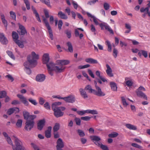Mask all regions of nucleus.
Listing matches in <instances>:
<instances>
[{"mask_svg": "<svg viewBox=\"0 0 150 150\" xmlns=\"http://www.w3.org/2000/svg\"><path fill=\"white\" fill-rule=\"evenodd\" d=\"M14 139L16 146H13V150H25V148L22 146V143L20 140L14 136H13Z\"/></svg>", "mask_w": 150, "mask_h": 150, "instance_id": "obj_1", "label": "nucleus"}, {"mask_svg": "<svg viewBox=\"0 0 150 150\" xmlns=\"http://www.w3.org/2000/svg\"><path fill=\"white\" fill-rule=\"evenodd\" d=\"M54 112V115L56 117H62L64 115V113L62 112L66 108L64 107H60L59 108H54V110L52 108Z\"/></svg>", "mask_w": 150, "mask_h": 150, "instance_id": "obj_2", "label": "nucleus"}, {"mask_svg": "<svg viewBox=\"0 0 150 150\" xmlns=\"http://www.w3.org/2000/svg\"><path fill=\"white\" fill-rule=\"evenodd\" d=\"M27 59V61L25 62L24 63L25 68H33L37 65V64L35 63V60H32L30 56H28V57Z\"/></svg>", "mask_w": 150, "mask_h": 150, "instance_id": "obj_3", "label": "nucleus"}, {"mask_svg": "<svg viewBox=\"0 0 150 150\" xmlns=\"http://www.w3.org/2000/svg\"><path fill=\"white\" fill-rule=\"evenodd\" d=\"M43 21L44 23H45L46 27L47 28L48 30V33L49 34V37L51 40H53L54 38L53 37V33L52 30L51 29V27L49 25V23L47 21V19L45 18H44L43 19Z\"/></svg>", "mask_w": 150, "mask_h": 150, "instance_id": "obj_4", "label": "nucleus"}, {"mask_svg": "<svg viewBox=\"0 0 150 150\" xmlns=\"http://www.w3.org/2000/svg\"><path fill=\"white\" fill-rule=\"evenodd\" d=\"M46 65L49 73L51 76L53 75V73L52 71L54 70L56 64L52 62H50L47 64Z\"/></svg>", "mask_w": 150, "mask_h": 150, "instance_id": "obj_5", "label": "nucleus"}, {"mask_svg": "<svg viewBox=\"0 0 150 150\" xmlns=\"http://www.w3.org/2000/svg\"><path fill=\"white\" fill-rule=\"evenodd\" d=\"M96 90H94L93 94L99 97H103L105 96V93L103 91L101 88L99 86H96Z\"/></svg>", "mask_w": 150, "mask_h": 150, "instance_id": "obj_6", "label": "nucleus"}, {"mask_svg": "<svg viewBox=\"0 0 150 150\" xmlns=\"http://www.w3.org/2000/svg\"><path fill=\"white\" fill-rule=\"evenodd\" d=\"M34 125V121L27 120L25 122V129L26 130L29 131L33 127Z\"/></svg>", "mask_w": 150, "mask_h": 150, "instance_id": "obj_7", "label": "nucleus"}, {"mask_svg": "<svg viewBox=\"0 0 150 150\" xmlns=\"http://www.w3.org/2000/svg\"><path fill=\"white\" fill-rule=\"evenodd\" d=\"M75 97L73 95H70L69 96L64 97V100L66 102L69 103H73L75 101Z\"/></svg>", "mask_w": 150, "mask_h": 150, "instance_id": "obj_8", "label": "nucleus"}, {"mask_svg": "<svg viewBox=\"0 0 150 150\" xmlns=\"http://www.w3.org/2000/svg\"><path fill=\"white\" fill-rule=\"evenodd\" d=\"M91 140L93 141L95 144L99 146L101 143L99 141L101 139L99 137L96 136H92L90 137Z\"/></svg>", "mask_w": 150, "mask_h": 150, "instance_id": "obj_9", "label": "nucleus"}, {"mask_svg": "<svg viewBox=\"0 0 150 150\" xmlns=\"http://www.w3.org/2000/svg\"><path fill=\"white\" fill-rule=\"evenodd\" d=\"M45 120L44 119L40 120L37 123V128L39 130H42L45 125Z\"/></svg>", "mask_w": 150, "mask_h": 150, "instance_id": "obj_10", "label": "nucleus"}, {"mask_svg": "<svg viewBox=\"0 0 150 150\" xmlns=\"http://www.w3.org/2000/svg\"><path fill=\"white\" fill-rule=\"evenodd\" d=\"M99 25L101 30H103V28L104 27L105 29L109 31L110 33L113 34L114 32L112 30L109 25L107 24H104L102 23H100Z\"/></svg>", "mask_w": 150, "mask_h": 150, "instance_id": "obj_11", "label": "nucleus"}, {"mask_svg": "<svg viewBox=\"0 0 150 150\" xmlns=\"http://www.w3.org/2000/svg\"><path fill=\"white\" fill-rule=\"evenodd\" d=\"M19 111V109L18 108L13 107L9 109L7 111V114L10 115L13 113H18Z\"/></svg>", "mask_w": 150, "mask_h": 150, "instance_id": "obj_12", "label": "nucleus"}, {"mask_svg": "<svg viewBox=\"0 0 150 150\" xmlns=\"http://www.w3.org/2000/svg\"><path fill=\"white\" fill-rule=\"evenodd\" d=\"M17 96L20 99L22 102L25 105L27 106L28 105V102L26 98L20 94H18L17 95Z\"/></svg>", "mask_w": 150, "mask_h": 150, "instance_id": "obj_13", "label": "nucleus"}, {"mask_svg": "<svg viewBox=\"0 0 150 150\" xmlns=\"http://www.w3.org/2000/svg\"><path fill=\"white\" fill-rule=\"evenodd\" d=\"M135 92L138 96L141 98H143L146 100H147V96L141 91H139V90H136Z\"/></svg>", "mask_w": 150, "mask_h": 150, "instance_id": "obj_14", "label": "nucleus"}, {"mask_svg": "<svg viewBox=\"0 0 150 150\" xmlns=\"http://www.w3.org/2000/svg\"><path fill=\"white\" fill-rule=\"evenodd\" d=\"M0 42L4 45H6L8 43V40L4 33H1L0 36Z\"/></svg>", "mask_w": 150, "mask_h": 150, "instance_id": "obj_15", "label": "nucleus"}, {"mask_svg": "<svg viewBox=\"0 0 150 150\" xmlns=\"http://www.w3.org/2000/svg\"><path fill=\"white\" fill-rule=\"evenodd\" d=\"M106 66L107 68L106 72L108 76L110 77L113 76L114 75L112 73V69L109 65L108 64H107L106 65Z\"/></svg>", "mask_w": 150, "mask_h": 150, "instance_id": "obj_16", "label": "nucleus"}, {"mask_svg": "<svg viewBox=\"0 0 150 150\" xmlns=\"http://www.w3.org/2000/svg\"><path fill=\"white\" fill-rule=\"evenodd\" d=\"M45 79V76L43 74L38 75L36 77V80L37 81L41 82L44 81Z\"/></svg>", "mask_w": 150, "mask_h": 150, "instance_id": "obj_17", "label": "nucleus"}, {"mask_svg": "<svg viewBox=\"0 0 150 150\" xmlns=\"http://www.w3.org/2000/svg\"><path fill=\"white\" fill-rule=\"evenodd\" d=\"M57 149L62 148L64 147V144L61 138H59L57 140Z\"/></svg>", "mask_w": 150, "mask_h": 150, "instance_id": "obj_18", "label": "nucleus"}, {"mask_svg": "<svg viewBox=\"0 0 150 150\" xmlns=\"http://www.w3.org/2000/svg\"><path fill=\"white\" fill-rule=\"evenodd\" d=\"M50 60L49 54L48 53H45L43 56L42 61L44 64H47L48 63Z\"/></svg>", "mask_w": 150, "mask_h": 150, "instance_id": "obj_19", "label": "nucleus"}, {"mask_svg": "<svg viewBox=\"0 0 150 150\" xmlns=\"http://www.w3.org/2000/svg\"><path fill=\"white\" fill-rule=\"evenodd\" d=\"M65 67L61 65L59 66L55 65L54 70L57 73H60L62 72L65 69Z\"/></svg>", "mask_w": 150, "mask_h": 150, "instance_id": "obj_20", "label": "nucleus"}, {"mask_svg": "<svg viewBox=\"0 0 150 150\" xmlns=\"http://www.w3.org/2000/svg\"><path fill=\"white\" fill-rule=\"evenodd\" d=\"M19 29L21 30V35H24L27 33L25 27L22 25H21L20 23L18 24Z\"/></svg>", "mask_w": 150, "mask_h": 150, "instance_id": "obj_21", "label": "nucleus"}, {"mask_svg": "<svg viewBox=\"0 0 150 150\" xmlns=\"http://www.w3.org/2000/svg\"><path fill=\"white\" fill-rule=\"evenodd\" d=\"M57 63L62 66L63 65H66L69 64L70 63V61L67 60H58L57 61Z\"/></svg>", "mask_w": 150, "mask_h": 150, "instance_id": "obj_22", "label": "nucleus"}, {"mask_svg": "<svg viewBox=\"0 0 150 150\" xmlns=\"http://www.w3.org/2000/svg\"><path fill=\"white\" fill-rule=\"evenodd\" d=\"M52 129L51 127L49 126L47 127V129L45 131V136L47 138H49L51 137Z\"/></svg>", "mask_w": 150, "mask_h": 150, "instance_id": "obj_23", "label": "nucleus"}, {"mask_svg": "<svg viewBox=\"0 0 150 150\" xmlns=\"http://www.w3.org/2000/svg\"><path fill=\"white\" fill-rule=\"evenodd\" d=\"M79 91L82 98L84 99L88 98V95L84 90L82 88H80L79 89Z\"/></svg>", "mask_w": 150, "mask_h": 150, "instance_id": "obj_24", "label": "nucleus"}, {"mask_svg": "<svg viewBox=\"0 0 150 150\" xmlns=\"http://www.w3.org/2000/svg\"><path fill=\"white\" fill-rule=\"evenodd\" d=\"M58 16L59 18L61 19L66 20L68 18L67 16L61 11H60L58 12Z\"/></svg>", "mask_w": 150, "mask_h": 150, "instance_id": "obj_25", "label": "nucleus"}, {"mask_svg": "<svg viewBox=\"0 0 150 150\" xmlns=\"http://www.w3.org/2000/svg\"><path fill=\"white\" fill-rule=\"evenodd\" d=\"M31 56L32 57V58H31L32 60H35V63L37 64V60L39 58L38 55L36 54L34 52H31Z\"/></svg>", "mask_w": 150, "mask_h": 150, "instance_id": "obj_26", "label": "nucleus"}, {"mask_svg": "<svg viewBox=\"0 0 150 150\" xmlns=\"http://www.w3.org/2000/svg\"><path fill=\"white\" fill-rule=\"evenodd\" d=\"M32 9L33 11V13L35 15L36 18H37V20L40 22H41V21L40 20L39 15L37 12L35 8L33 7V6H32Z\"/></svg>", "mask_w": 150, "mask_h": 150, "instance_id": "obj_27", "label": "nucleus"}, {"mask_svg": "<svg viewBox=\"0 0 150 150\" xmlns=\"http://www.w3.org/2000/svg\"><path fill=\"white\" fill-rule=\"evenodd\" d=\"M85 61L86 62L90 64H97L98 63V61L92 58H86L85 59Z\"/></svg>", "mask_w": 150, "mask_h": 150, "instance_id": "obj_28", "label": "nucleus"}, {"mask_svg": "<svg viewBox=\"0 0 150 150\" xmlns=\"http://www.w3.org/2000/svg\"><path fill=\"white\" fill-rule=\"evenodd\" d=\"M96 75L103 82H107V80L104 77L100 76V72L98 71H97L96 72Z\"/></svg>", "mask_w": 150, "mask_h": 150, "instance_id": "obj_29", "label": "nucleus"}, {"mask_svg": "<svg viewBox=\"0 0 150 150\" xmlns=\"http://www.w3.org/2000/svg\"><path fill=\"white\" fill-rule=\"evenodd\" d=\"M125 126L127 128L130 130H135L137 129V127L136 126L130 124H127Z\"/></svg>", "mask_w": 150, "mask_h": 150, "instance_id": "obj_30", "label": "nucleus"}, {"mask_svg": "<svg viewBox=\"0 0 150 150\" xmlns=\"http://www.w3.org/2000/svg\"><path fill=\"white\" fill-rule=\"evenodd\" d=\"M110 84L111 88L112 91H117V84L115 83L111 82H110Z\"/></svg>", "mask_w": 150, "mask_h": 150, "instance_id": "obj_31", "label": "nucleus"}, {"mask_svg": "<svg viewBox=\"0 0 150 150\" xmlns=\"http://www.w3.org/2000/svg\"><path fill=\"white\" fill-rule=\"evenodd\" d=\"M12 37L13 41L15 42L18 40L19 38L18 34L15 31H13L12 33Z\"/></svg>", "mask_w": 150, "mask_h": 150, "instance_id": "obj_32", "label": "nucleus"}, {"mask_svg": "<svg viewBox=\"0 0 150 150\" xmlns=\"http://www.w3.org/2000/svg\"><path fill=\"white\" fill-rule=\"evenodd\" d=\"M105 44L108 46V51L109 52H111L112 51V46L110 42L107 40L105 42Z\"/></svg>", "mask_w": 150, "mask_h": 150, "instance_id": "obj_33", "label": "nucleus"}, {"mask_svg": "<svg viewBox=\"0 0 150 150\" xmlns=\"http://www.w3.org/2000/svg\"><path fill=\"white\" fill-rule=\"evenodd\" d=\"M85 90H88L89 93H93L94 89H93L92 88L91 86L90 85H87L85 87Z\"/></svg>", "mask_w": 150, "mask_h": 150, "instance_id": "obj_34", "label": "nucleus"}, {"mask_svg": "<svg viewBox=\"0 0 150 150\" xmlns=\"http://www.w3.org/2000/svg\"><path fill=\"white\" fill-rule=\"evenodd\" d=\"M60 128V124L59 123H56L53 127V130L54 132H57Z\"/></svg>", "mask_w": 150, "mask_h": 150, "instance_id": "obj_35", "label": "nucleus"}, {"mask_svg": "<svg viewBox=\"0 0 150 150\" xmlns=\"http://www.w3.org/2000/svg\"><path fill=\"white\" fill-rule=\"evenodd\" d=\"M75 35L76 37L79 36L80 39H81L83 37V35L82 33L79 34V31L77 29H76L75 30Z\"/></svg>", "mask_w": 150, "mask_h": 150, "instance_id": "obj_36", "label": "nucleus"}, {"mask_svg": "<svg viewBox=\"0 0 150 150\" xmlns=\"http://www.w3.org/2000/svg\"><path fill=\"white\" fill-rule=\"evenodd\" d=\"M67 45L68 47V51L70 52H73V47L71 43L70 42H67Z\"/></svg>", "mask_w": 150, "mask_h": 150, "instance_id": "obj_37", "label": "nucleus"}, {"mask_svg": "<svg viewBox=\"0 0 150 150\" xmlns=\"http://www.w3.org/2000/svg\"><path fill=\"white\" fill-rule=\"evenodd\" d=\"M15 42L18 45V46L21 48H23L24 47V45L23 44V42L19 40H18L16 41Z\"/></svg>", "mask_w": 150, "mask_h": 150, "instance_id": "obj_38", "label": "nucleus"}, {"mask_svg": "<svg viewBox=\"0 0 150 150\" xmlns=\"http://www.w3.org/2000/svg\"><path fill=\"white\" fill-rule=\"evenodd\" d=\"M87 113L92 115H97L98 114V112L96 110L88 109L87 110Z\"/></svg>", "mask_w": 150, "mask_h": 150, "instance_id": "obj_39", "label": "nucleus"}, {"mask_svg": "<svg viewBox=\"0 0 150 150\" xmlns=\"http://www.w3.org/2000/svg\"><path fill=\"white\" fill-rule=\"evenodd\" d=\"M23 114L24 118L25 120H28V117L30 115L29 113L26 111H24L23 112Z\"/></svg>", "mask_w": 150, "mask_h": 150, "instance_id": "obj_40", "label": "nucleus"}, {"mask_svg": "<svg viewBox=\"0 0 150 150\" xmlns=\"http://www.w3.org/2000/svg\"><path fill=\"white\" fill-rule=\"evenodd\" d=\"M140 11L141 12L146 13L145 12H146V13L148 14V16L149 13H150V12H149V7H146L145 8H144L143 7H142L140 9Z\"/></svg>", "mask_w": 150, "mask_h": 150, "instance_id": "obj_41", "label": "nucleus"}, {"mask_svg": "<svg viewBox=\"0 0 150 150\" xmlns=\"http://www.w3.org/2000/svg\"><path fill=\"white\" fill-rule=\"evenodd\" d=\"M62 104L61 102H55L53 103L52 105V108H53L54 110V108H59L58 107V105H60Z\"/></svg>", "mask_w": 150, "mask_h": 150, "instance_id": "obj_42", "label": "nucleus"}, {"mask_svg": "<svg viewBox=\"0 0 150 150\" xmlns=\"http://www.w3.org/2000/svg\"><path fill=\"white\" fill-rule=\"evenodd\" d=\"M22 120L21 119H18L16 123V125L17 127L21 128L22 127Z\"/></svg>", "mask_w": 150, "mask_h": 150, "instance_id": "obj_43", "label": "nucleus"}, {"mask_svg": "<svg viewBox=\"0 0 150 150\" xmlns=\"http://www.w3.org/2000/svg\"><path fill=\"white\" fill-rule=\"evenodd\" d=\"M6 53L12 59H14L15 57L14 55L13 54L12 52L10 51H7L6 52Z\"/></svg>", "mask_w": 150, "mask_h": 150, "instance_id": "obj_44", "label": "nucleus"}, {"mask_svg": "<svg viewBox=\"0 0 150 150\" xmlns=\"http://www.w3.org/2000/svg\"><path fill=\"white\" fill-rule=\"evenodd\" d=\"M122 102L123 105L125 107H127L128 105V104L126 102L125 99L124 97H121Z\"/></svg>", "mask_w": 150, "mask_h": 150, "instance_id": "obj_45", "label": "nucleus"}, {"mask_svg": "<svg viewBox=\"0 0 150 150\" xmlns=\"http://www.w3.org/2000/svg\"><path fill=\"white\" fill-rule=\"evenodd\" d=\"M10 16L12 19L16 20V16L15 13L13 11H11L10 12Z\"/></svg>", "mask_w": 150, "mask_h": 150, "instance_id": "obj_46", "label": "nucleus"}, {"mask_svg": "<svg viewBox=\"0 0 150 150\" xmlns=\"http://www.w3.org/2000/svg\"><path fill=\"white\" fill-rule=\"evenodd\" d=\"M78 133L81 137H83L85 135V134L83 131L82 130L79 129L77 130Z\"/></svg>", "mask_w": 150, "mask_h": 150, "instance_id": "obj_47", "label": "nucleus"}, {"mask_svg": "<svg viewBox=\"0 0 150 150\" xmlns=\"http://www.w3.org/2000/svg\"><path fill=\"white\" fill-rule=\"evenodd\" d=\"M77 113L78 115L82 116L84 115L86 113H87V110L83 111L78 110L77 111Z\"/></svg>", "mask_w": 150, "mask_h": 150, "instance_id": "obj_48", "label": "nucleus"}, {"mask_svg": "<svg viewBox=\"0 0 150 150\" xmlns=\"http://www.w3.org/2000/svg\"><path fill=\"white\" fill-rule=\"evenodd\" d=\"M118 135L117 133L114 132L113 133L109 134L108 136L111 138H114L117 137Z\"/></svg>", "mask_w": 150, "mask_h": 150, "instance_id": "obj_49", "label": "nucleus"}, {"mask_svg": "<svg viewBox=\"0 0 150 150\" xmlns=\"http://www.w3.org/2000/svg\"><path fill=\"white\" fill-rule=\"evenodd\" d=\"M65 33L66 34L67 37L68 38H70L71 37V31L68 30L65 31Z\"/></svg>", "mask_w": 150, "mask_h": 150, "instance_id": "obj_50", "label": "nucleus"}, {"mask_svg": "<svg viewBox=\"0 0 150 150\" xmlns=\"http://www.w3.org/2000/svg\"><path fill=\"white\" fill-rule=\"evenodd\" d=\"M131 146L134 147L138 148L139 149H142V147L135 143H132L131 144Z\"/></svg>", "mask_w": 150, "mask_h": 150, "instance_id": "obj_51", "label": "nucleus"}, {"mask_svg": "<svg viewBox=\"0 0 150 150\" xmlns=\"http://www.w3.org/2000/svg\"><path fill=\"white\" fill-rule=\"evenodd\" d=\"M28 10L30 9V4L28 0H23Z\"/></svg>", "mask_w": 150, "mask_h": 150, "instance_id": "obj_52", "label": "nucleus"}, {"mask_svg": "<svg viewBox=\"0 0 150 150\" xmlns=\"http://www.w3.org/2000/svg\"><path fill=\"white\" fill-rule=\"evenodd\" d=\"M100 147L103 150H109L108 147L106 145H103L101 143L100 145L98 146Z\"/></svg>", "mask_w": 150, "mask_h": 150, "instance_id": "obj_53", "label": "nucleus"}, {"mask_svg": "<svg viewBox=\"0 0 150 150\" xmlns=\"http://www.w3.org/2000/svg\"><path fill=\"white\" fill-rule=\"evenodd\" d=\"M118 53V51L115 48L113 49V56L115 58H116Z\"/></svg>", "mask_w": 150, "mask_h": 150, "instance_id": "obj_54", "label": "nucleus"}, {"mask_svg": "<svg viewBox=\"0 0 150 150\" xmlns=\"http://www.w3.org/2000/svg\"><path fill=\"white\" fill-rule=\"evenodd\" d=\"M6 95V92L5 91H0V98L4 97Z\"/></svg>", "mask_w": 150, "mask_h": 150, "instance_id": "obj_55", "label": "nucleus"}, {"mask_svg": "<svg viewBox=\"0 0 150 150\" xmlns=\"http://www.w3.org/2000/svg\"><path fill=\"white\" fill-rule=\"evenodd\" d=\"M90 66V65L88 64H87L83 66L81 65L78 66V68L79 69H82L89 67Z\"/></svg>", "mask_w": 150, "mask_h": 150, "instance_id": "obj_56", "label": "nucleus"}, {"mask_svg": "<svg viewBox=\"0 0 150 150\" xmlns=\"http://www.w3.org/2000/svg\"><path fill=\"white\" fill-rule=\"evenodd\" d=\"M74 120L77 125L80 126L81 125V120L79 118H76Z\"/></svg>", "mask_w": 150, "mask_h": 150, "instance_id": "obj_57", "label": "nucleus"}, {"mask_svg": "<svg viewBox=\"0 0 150 150\" xmlns=\"http://www.w3.org/2000/svg\"><path fill=\"white\" fill-rule=\"evenodd\" d=\"M91 118V117L88 116L82 117H81V120L86 121H88Z\"/></svg>", "mask_w": 150, "mask_h": 150, "instance_id": "obj_58", "label": "nucleus"}, {"mask_svg": "<svg viewBox=\"0 0 150 150\" xmlns=\"http://www.w3.org/2000/svg\"><path fill=\"white\" fill-rule=\"evenodd\" d=\"M29 101L32 104L34 105H36L37 103L35 100L32 99L31 98H30L28 99Z\"/></svg>", "mask_w": 150, "mask_h": 150, "instance_id": "obj_59", "label": "nucleus"}, {"mask_svg": "<svg viewBox=\"0 0 150 150\" xmlns=\"http://www.w3.org/2000/svg\"><path fill=\"white\" fill-rule=\"evenodd\" d=\"M36 117V116L35 115H30L29 117H28V119L27 120L30 121H34V119H35Z\"/></svg>", "mask_w": 150, "mask_h": 150, "instance_id": "obj_60", "label": "nucleus"}, {"mask_svg": "<svg viewBox=\"0 0 150 150\" xmlns=\"http://www.w3.org/2000/svg\"><path fill=\"white\" fill-rule=\"evenodd\" d=\"M63 22L62 20H59L58 21V28L59 30L62 29V27L63 25Z\"/></svg>", "mask_w": 150, "mask_h": 150, "instance_id": "obj_61", "label": "nucleus"}, {"mask_svg": "<svg viewBox=\"0 0 150 150\" xmlns=\"http://www.w3.org/2000/svg\"><path fill=\"white\" fill-rule=\"evenodd\" d=\"M24 70L28 74L30 75L31 73V70L29 68H25Z\"/></svg>", "mask_w": 150, "mask_h": 150, "instance_id": "obj_62", "label": "nucleus"}, {"mask_svg": "<svg viewBox=\"0 0 150 150\" xmlns=\"http://www.w3.org/2000/svg\"><path fill=\"white\" fill-rule=\"evenodd\" d=\"M44 107L47 109L50 110V106L49 103L47 102H46L44 105Z\"/></svg>", "mask_w": 150, "mask_h": 150, "instance_id": "obj_63", "label": "nucleus"}, {"mask_svg": "<svg viewBox=\"0 0 150 150\" xmlns=\"http://www.w3.org/2000/svg\"><path fill=\"white\" fill-rule=\"evenodd\" d=\"M140 52H142V55L145 58H146L147 57V52L146 51L141 50Z\"/></svg>", "mask_w": 150, "mask_h": 150, "instance_id": "obj_64", "label": "nucleus"}]
</instances>
